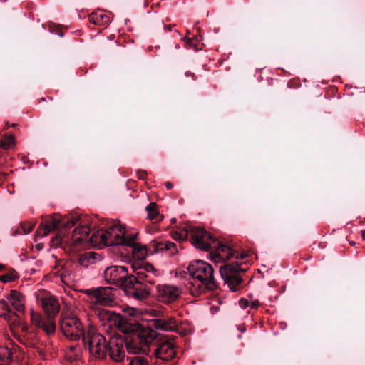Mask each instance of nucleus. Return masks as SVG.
<instances>
[{
	"mask_svg": "<svg viewBox=\"0 0 365 365\" xmlns=\"http://www.w3.org/2000/svg\"><path fill=\"white\" fill-rule=\"evenodd\" d=\"M89 21L96 26H106L110 22V17L103 11L98 10L91 13Z\"/></svg>",
	"mask_w": 365,
	"mask_h": 365,
	"instance_id": "obj_23",
	"label": "nucleus"
},
{
	"mask_svg": "<svg viewBox=\"0 0 365 365\" xmlns=\"http://www.w3.org/2000/svg\"><path fill=\"white\" fill-rule=\"evenodd\" d=\"M187 270L192 277V281L188 282L189 289L192 295H198L205 290H214L217 284L214 277L212 267L202 260L192 262Z\"/></svg>",
	"mask_w": 365,
	"mask_h": 365,
	"instance_id": "obj_4",
	"label": "nucleus"
},
{
	"mask_svg": "<svg viewBox=\"0 0 365 365\" xmlns=\"http://www.w3.org/2000/svg\"><path fill=\"white\" fill-rule=\"evenodd\" d=\"M53 274L63 285L69 286L73 282L72 272L70 267L63 262H58L53 267Z\"/></svg>",
	"mask_w": 365,
	"mask_h": 365,
	"instance_id": "obj_18",
	"label": "nucleus"
},
{
	"mask_svg": "<svg viewBox=\"0 0 365 365\" xmlns=\"http://www.w3.org/2000/svg\"><path fill=\"white\" fill-rule=\"evenodd\" d=\"M86 296V301L93 309L101 307L110 306L113 303L112 290L110 287H98L83 291Z\"/></svg>",
	"mask_w": 365,
	"mask_h": 365,
	"instance_id": "obj_7",
	"label": "nucleus"
},
{
	"mask_svg": "<svg viewBox=\"0 0 365 365\" xmlns=\"http://www.w3.org/2000/svg\"><path fill=\"white\" fill-rule=\"evenodd\" d=\"M155 288L158 300L165 304L177 301L182 293L181 287L174 284H161Z\"/></svg>",
	"mask_w": 365,
	"mask_h": 365,
	"instance_id": "obj_11",
	"label": "nucleus"
},
{
	"mask_svg": "<svg viewBox=\"0 0 365 365\" xmlns=\"http://www.w3.org/2000/svg\"><path fill=\"white\" fill-rule=\"evenodd\" d=\"M126 233L125 227L119 222H114L106 230H98L93 236L106 246L126 245L129 235Z\"/></svg>",
	"mask_w": 365,
	"mask_h": 365,
	"instance_id": "obj_5",
	"label": "nucleus"
},
{
	"mask_svg": "<svg viewBox=\"0 0 365 365\" xmlns=\"http://www.w3.org/2000/svg\"><path fill=\"white\" fill-rule=\"evenodd\" d=\"M13 336L21 344L26 346H30L31 343L28 341L27 334L29 333V327L24 323H19L18 327H11Z\"/></svg>",
	"mask_w": 365,
	"mask_h": 365,
	"instance_id": "obj_21",
	"label": "nucleus"
},
{
	"mask_svg": "<svg viewBox=\"0 0 365 365\" xmlns=\"http://www.w3.org/2000/svg\"><path fill=\"white\" fill-rule=\"evenodd\" d=\"M124 341L121 338L112 337L108 346V351L110 357L116 362L122 361L125 356Z\"/></svg>",
	"mask_w": 365,
	"mask_h": 365,
	"instance_id": "obj_16",
	"label": "nucleus"
},
{
	"mask_svg": "<svg viewBox=\"0 0 365 365\" xmlns=\"http://www.w3.org/2000/svg\"><path fill=\"white\" fill-rule=\"evenodd\" d=\"M4 268V265L2 264H0V272Z\"/></svg>",
	"mask_w": 365,
	"mask_h": 365,
	"instance_id": "obj_39",
	"label": "nucleus"
},
{
	"mask_svg": "<svg viewBox=\"0 0 365 365\" xmlns=\"http://www.w3.org/2000/svg\"><path fill=\"white\" fill-rule=\"evenodd\" d=\"M11 351L5 346H0V365H9L11 359Z\"/></svg>",
	"mask_w": 365,
	"mask_h": 365,
	"instance_id": "obj_28",
	"label": "nucleus"
},
{
	"mask_svg": "<svg viewBox=\"0 0 365 365\" xmlns=\"http://www.w3.org/2000/svg\"><path fill=\"white\" fill-rule=\"evenodd\" d=\"M250 302L247 299H241L239 300V306L242 309L250 307Z\"/></svg>",
	"mask_w": 365,
	"mask_h": 365,
	"instance_id": "obj_32",
	"label": "nucleus"
},
{
	"mask_svg": "<svg viewBox=\"0 0 365 365\" xmlns=\"http://www.w3.org/2000/svg\"><path fill=\"white\" fill-rule=\"evenodd\" d=\"M41 101H46V98H44V97L41 98Z\"/></svg>",
	"mask_w": 365,
	"mask_h": 365,
	"instance_id": "obj_40",
	"label": "nucleus"
},
{
	"mask_svg": "<svg viewBox=\"0 0 365 365\" xmlns=\"http://www.w3.org/2000/svg\"><path fill=\"white\" fill-rule=\"evenodd\" d=\"M148 212V218L150 220L160 221L163 216L159 213L155 202L150 203L145 208Z\"/></svg>",
	"mask_w": 365,
	"mask_h": 365,
	"instance_id": "obj_26",
	"label": "nucleus"
},
{
	"mask_svg": "<svg viewBox=\"0 0 365 365\" xmlns=\"http://www.w3.org/2000/svg\"><path fill=\"white\" fill-rule=\"evenodd\" d=\"M165 187H166L167 189L170 190V189H171L173 187V185H172V183L170 182H167L165 183Z\"/></svg>",
	"mask_w": 365,
	"mask_h": 365,
	"instance_id": "obj_37",
	"label": "nucleus"
},
{
	"mask_svg": "<svg viewBox=\"0 0 365 365\" xmlns=\"http://www.w3.org/2000/svg\"><path fill=\"white\" fill-rule=\"evenodd\" d=\"M176 344L173 339H163L158 342L155 355L163 361H169L176 354Z\"/></svg>",
	"mask_w": 365,
	"mask_h": 365,
	"instance_id": "obj_14",
	"label": "nucleus"
},
{
	"mask_svg": "<svg viewBox=\"0 0 365 365\" xmlns=\"http://www.w3.org/2000/svg\"><path fill=\"white\" fill-rule=\"evenodd\" d=\"M361 237L365 240V230L361 231Z\"/></svg>",
	"mask_w": 365,
	"mask_h": 365,
	"instance_id": "obj_38",
	"label": "nucleus"
},
{
	"mask_svg": "<svg viewBox=\"0 0 365 365\" xmlns=\"http://www.w3.org/2000/svg\"><path fill=\"white\" fill-rule=\"evenodd\" d=\"M16 145V139L14 135H5L0 140V148L4 150L13 148Z\"/></svg>",
	"mask_w": 365,
	"mask_h": 365,
	"instance_id": "obj_27",
	"label": "nucleus"
},
{
	"mask_svg": "<svg viewBox=\"0 0 365 365\" xmlns=\"http://www.w3.org/2000/svg\"><path fill=\"white\" fill-rule=\"evenodd\" d=\"M189 232H190V228L188 229L187 227L180 230H175L172 232V237L175 240L183 241L187 238Z\"/></svg>",
	"mask_w": 365,
	"mask_h": 365,
	"instance_id": "obj_29",
	"label": "nucleus"
},
{
	"mask_svg": "<svg viewBox=\"0 0 365 365\" xmlns=\"http://www.w3.org/2000/svg\"><path fill=\"white\" fill-rule=\"evenodd\" d=\"M132 269L135 274L130 275L125 289L130 292L135 299H145L150 294V289L146 284L155 283L156 277L159 274L158 271L152 264L143 262L140 264H133Z\"/></svg>",
	"mask_w": 365,
	"mask_h": 365,
	"instance_id": "obj_2",
	"label": "nucleus"
},
{
	"mask_svg": "<svg viewBox=\"0 0 365 365\" xmlns=\"http://www.w3.org/2000/svg\"><path fill=\"white\" fill-rule=\"evenodd\" d=\"M102 259L101 255L94 252H88L82 254L78 258L79 264L83 267H88Z\"/></svg>",
	"mask_w": 365,
	"mask_h": 365,
	"instance_id": "obj_22",
	"label": "nucleus"
},
{
	"mask_svg": "<svg viewBox=\"0 0 365 365\" xmlns=\"http://www.w3.org/2000/svg\"><path fill=\"white\" fill-rule=\"evenodd\" d=\"M242 270V269L237 262L226 264L220 268L222 278L233 292L237 289V287L242 281L239 274Z\"/></svg>",
	"mask_w": 365,
	"mask_h": 365,
	"instance_id": "obj_8",
	"label": "nucleus"
},
{
	"mask_svg": "<svg viewBox=\"0 0 365 365\" xmlns=\"http://www.w3.org/2000/svg\"><path fill=\"white\" fill-rule=\"evenodd\" d=\"M156 250H168L170 252L171 255H174L177 252L176 245L174 242L170 241H159L154 244Z\"/></svg>",
	"mask_w": 365,
	"mask_h": 365,
	"instance_id": "obj_25",
	"label": "nucleus"
},
{
	"mask_svg": "<svg viewBox=\"0 0 365 365\" xmlns=\"http://www.w3.org/2000/svg\"><path fill=\"white\" fill-rule=\"evenodd\" d=\"M157 329L165 331H176L181 335H186L190 329L187 323L178 322L173 317L158 319L155 322Z\"/></svg>",
	"mask_w": 365,
	"mask_h": 365,
	"instance_id": "obj_13",
	"label": "nucleus"
},
{
	"mask_svg": "<svg viewBox=\"0 0 365 365\" xmlns=\"http://www.w3.org/2000/svg\"><path fill=\"white\" fill-rule=\"evenodd\" d=\"M192 244L197 248L208 250L212 246L217 245V240L211 234L199 227H191Z\"/></svg>",
	"mask_w": 365,
	"mask_h": 365,
	"instance_id": "obj_10",
	"label": "nucleus"
},
{
	"mask_svg": "<svg viewBox=\"0 0 365 365\" xmlns=\"http://www.w3.org/2000/svg\"><path fill=\"white\" fill-rule=\"evenodd\" d=\"M83 339L88 344L89 351L93 356L103 359L106 355L108 344L106 339L97 332L94 327H88Z\"/></svg>",
	"mask_w": 365,
	"mask_h": 365,
	"instance_id": "obj_6",
	"label": "nucleus"
},
{
	"mask_svg": "<svg viewBox=\"0 0 365 365\" xmlns=\"http://www.w3.org/2000/svg\"><path fill=\"white\" fill-rule=\"evenodd\" d=\"M171 221H172V222H175V219H172Z\"/></svg>",
	"mask_w": 365,
	"mask_h": 365,
	"instance_id": "obj_42",
	"label": "nucleus"
},
{
	"mask_svg": "<svg viewBox=\"0 0 365 365\" xmlns=\"http://www.w3.org/2000/svg\"><path fill=\"white\" fill-rule=\"evenodd\" d=\"M241 257H242V259H243V258H245V255H242Z\"/></svg>",
	"mask_w": 365,
	"mask_h": 365,
	"instance_id": "obj_41",
	"label": "nucleus"
},
{
	"mask_svg": "<svg viewBox=\"0 0 365 365\" xmlns=\"http://www.w3.org/2000/svg\"><path fill=\"white\" fill-rule=\"evenodd\" d=\"M124 344L127 351L132 354L145 353L149 349L147 341L138 335L133 336L132 339L127 340Z\"/></svg>",
	"mask_w": 365,
	"mask_h": 365,
	"instance_id": "obj_19",
	"label": "nucleus"
},
{
	"mask_svg": "<svg viewBox=\"0 0 365 365\" xmlns=\"http://www.w3.org/2000/svg\"><path fill=\"white\" fill-rule=\"evenodd\" d=\"M196 79V75L195 74V73L190 71L185 72V73L180 78V81L182 84H189L191 82L195 81Z\"/></svg>",
	"mask_w": 365,
	"mask_h": 365,
	"instance_id": "obj_30",
	"label": "nucleus"
},
{
	"mask_svg": "<svg viewBox=\"0 0 365 365\" xmlns=\"http://www.w3.org/2000/svg\"><path fill=\"white\" fill-rule=\"evenodd\" d=\"M138 236V232H133L129 235V240L126 241V246H129L132 249V254L135 259L139 260L138 263L140 264L142 263V260L145 259L148 254V248L145 245H143L136 242V238ZM143 263H144L143 262ZM138 262L134 264H137Z\"/></svg>",
	"mask_w": 365,
	"mask_h": 365,
	"instance_id": "obj_17",
	"label": "nucleus"
},
{
	"mask_svg": "<svg viewBox=\"0 0 365 365\" xmlns=\"http://www.w3.org/2000/svg\"><path fill=\"white\" fill-rule=\"evenodd\" d=\"M60 227L55 237L51 240L53 246L68 247L71 252H76L85 242L93 240L89 238L91 230L86 218L73 217L61 224L58 217H51L43 225L40 226L36 233L45 237L52 230Z\"/></svg>",
	"mask_w": 365,
	"mask_h": 365,
	"instance_id": "obj_1",
	"label": "nucleus"
},
{
	"mask_svg": "<svg viewBox=\"0 0 365 365\" xmlns=\"http://www.w3.org/2000/svg\"><path fill=\"white\" fill-rule=\"evenodd\" d=\"M260 306V302L259 300H253L250 302V307L251 309H257Z\"/></svg>",
	"mask_w": 365,
	"mask_h": 365,
	"instance_id": "obj_33",
	"label": "nucleus"
},
{
	"mask_svg": "<svg viewBox=\"0 0 365 365\" xmlns=\"http://www.w3.org/2000/svg\"><path fill=\"white\" fill-rule=\"evenodd\" d=\"M105 280L108 284H116L123 289L127 285V281L130 278L128 269L124 266H112L104 271Z\"/></svg>",
	"mask_w": 365,
	"mask_h": 365,
	"instance_id": "obj_12",
	"label": "nucleus"
},
{
	"mask_svg": "<svg viewBox=\"0 0 365 365\" xmlns=\"http://www.w3.org/2000/svg\"><path fill=\"white\" fill-rule=\"evenodd\" d=\"M210 250H212L210 259L215 263L228 260L234 255V251L230 247L222 244L218 240L217 245L212 246Z\"/></svg>",
	"mask_w": 365,
	"mask_h": 365,
	"instance_id": "obj_15",
	"label": "nucleus"
},
{
	"mask_svg": "<svg viewBox=\"0 0 365 365\" xmlns=\"http://www.w3.org/2000/svg\"><path fill=\"white\" fill-rule=\"evenodd\" d=\"M119 327L124 333H135L139 331L140 325L133 322L125 317H120L118 319Z\"/></svg>",
	"mask_w": 365,
	"mask_h": 365,
	"instance_id": "obj_24",
	"label": "nucleus"
},
{
	"mask_svg": "<svg viewBox=\"0 0 365 365\" xmlns=\"http://www.w3.org/2000/svg\"><path fill=\"white\" fill-rule=\"evenodd\" d=\"M36 299L47 317H44L39 313L36 312L33 309H31V322L34 326L42 329L47 334H53L56 330L54 317L60 310L59 302L54 296L48 293L39 294L37 295Z\"/></svg>",
	"mask_w": 365,
	"mask_h": 365,
	"instance_id": "obj_3",
	"label": "nucleus"
},
{
	"mask_svg": "<svg viewBox=\"0 0 365 365\" xmlns=\"http://www.w3.org/2000/svg\"><path fill=\"white\" fill-rule=\"evenodd\" d=\"M9 303L12 309L18 312H23L24 310V297L19 292L11 290L7 297Z\"/></svg>",
	"mask_w": 365,
	"mask_h": 365,
	"instance_id": "obj_20",
	"label": "nucleus"
},
{
	"mask_svg": "<svg viewBox=\"0 0 365 365\" xmlns=\"http://www.w3.org/2000/svg\"><path fill=\"white\" fill-rule=\"evenodd\" d=\"M61 329L63 334L71 340L83 338L86 334L81 322L74 316L63 317L61 321Z\"/></svg>",
	"mask_w": 365,
	"mask_h": 365,
	"instance_id": "obj_9",
	"label": "nucleus"
},
{
	"mask_svg": "<svg viewBox=\"0 0 365 365\" xmlns=\"http://www.w3.org/2000/svg\"><path fill=\"white\" fill-rule=\"evenodd\" d=\"M49 100L53 101V98L48 97Z\"/></svg>",
	"mask_w": 365,
	"mask_h": 365,
	"instance_id": "obj_43",
	"label": "nucleus"
},
{
	"mask_svg": "<svg viewBox=\"0 0 365 365\" xmlns=\"http://www.w3.org/2000/svg\"><path fill=\"white\" fill-rule=\"evenodd\" d=\"M126 313L129 315V316H133L134 314H135V309H128L127 311H126Z\"/></svg>",
	"mask_w": 365,
	"mask_h": 365,
	"instance_id": "obj_36",
	"label": "nucleus"
},
{
	"mask_svg": "<svg viewBox=\"0 0 365 365\" xmlns=\"http://www.w3.org/2000/svg\"><path fill=\"white\" fill-rule=\"evenodd\" d=\"M138 178L143 180L146 177L147 173L146 172L141 170L138 173Z\"/></svg>",
	"mask_w": 365,
	"mask_h": 365,
	"instance_id": "obj_35",
	"label": "nucleus"
},
{
	"mask_svg": "<svg viewBox=\"0 0 365 365\" xmlns=\"http://www.w3.org/2000/svg\"><path fill=\"white\" fill-rule=\"evenodd\" d=\"M130 359V365H148V360L143 356H135Z\"/></svg>",
	"mask_w": 365,
	"mask_h": 365,
	"instance_id": "obj_31",
	"label": "nucleus"
},
{
	"mask_svg": "<svg viewBox=\"0 0 365 365\" xmlns=\"http://www.w3.org/2000/svg\"><path fill=\"white\" fill-rule=\"evenodd\" d=\"M1 281L4 282H8L12 279L11 277L9 275H3L0 277Z\"/></svg>",
	"mask_w": 365,
	"mask_h": 365,
	"instance_id": "obj_34",
	"label": "nucleus"
}]
</instances>
